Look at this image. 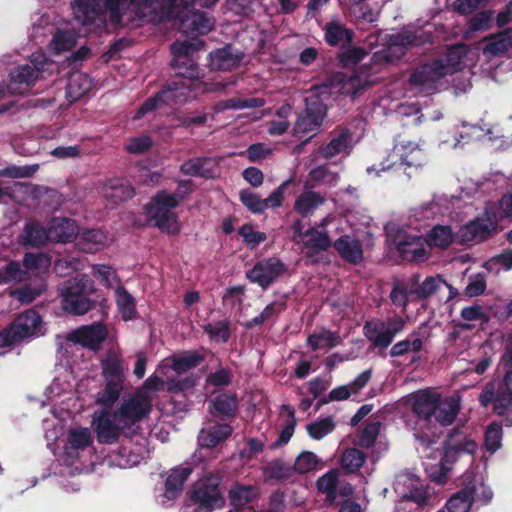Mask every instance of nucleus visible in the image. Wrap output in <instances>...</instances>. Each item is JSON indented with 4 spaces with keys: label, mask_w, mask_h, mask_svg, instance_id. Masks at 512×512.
<instances>
[{
    "label": "nucleus",
    "mask_w": 512,
    "mask_h": 512,
    "mask_svg": "<svg viewBox=\"0 0 512 512\" xmlns=\"http://www.w3.org/2000/svg\"><path fill=\"white\" fill-rule=\"evenodd\" d=\"M107 328L101 323L81 326L66 336L67 341L91 350H98L107 337Z\"/></svg>",
    "instance_id": "22"
},
{
    "label": "nucleus",
    "mask_w": 512,
    "mask_h": 512,
    "mask_svg": "<svg viewBox=\"0 0 512 512\" xmlns=\"http://www.w3.org/2000/svg\"><path fill=\"white\" fill-rule=\"evenodd\" d=\"M512 47V29L505 30L487 40L483 53L487 56L504 54Z\"/></svg>",
    "instance_id": "48"
},
{
    "label": "nucleus",
    "mask_w": 512,
    "mask_h": 512,
    "mask_svg": "<svg viewBox=\"0 0 512 512\" xmlns=\"http://www.w3.org/2000/svg\"><path fill=\"white\" fill-rule=\"evenodd\" d=\"M92 443L93 437L89 428L79 427L69 431L65 445L64 462L71 467L72 472L81 473L87 470L86 463L81 459Z\"/></svg>",
    "instance_id": "14"
},
{
    "label": "nucleus",
    "mask_w": 512,
    "mask_h": 512,
    "mask_svg": "<svg viewBox=\"0 0 512 512\" xmlns=\"http://www.w3.org/2000/svg\"><path fill=\"white\" fill-rule=\"evenodd\" d=\"M46 289V280L44 277H39L20 288L11 290L9 296L16 299L22 305H28L41 296Z\"/></svg>",
    "instance_id": "30"
},
{
    "label": "nucleus",
    "mask_w": 512,
    "mask_h": 512,
    "mask_svg": "<svg viewBox=\"0 0 512 512\" xmlns=\"http://www.w3.org/2000/svg\"><path fill=\"white\" fill-rule=\"evenodd\" d=\"M442 286H447L453 293V288L449 286L440 276L427 277L420 285L414 284V294L416 300L425 299L433 295Z\"/></svg>",
    "instance_id": "57"
},
{
    "label": "nucleus",
    "mask_w": 512,
    "mask_h": 512,
    "mask_svg": "<svg viewBox=\"0 0 512 512\" xmlns=\"http://www.w3.org/2000/svg\"><path fill=\"white\" fill-rule=\"evenodd\" d=\"M202 360L203 358L197 352H188L181 356L167 359L165 366L171 367L177 373H183L198 366Z\"/></svg>",
    "instance_id": "55"
},
{
    "label": "nucleus",
    "mask_w": 512,
    "mask_h": 512,
    "mask_svg": "<svg viewBox=\"0 0 512 512\" xmlns=\"http://www.w3.org/2000/svg\"><path fill=\"white\" fill-rule=\"evenodd\" d=\"M194 78H183L166 85L154 97L147 99L137 110L134 119H140L147 113L159 110L165 106L183 104L191 98L192 87L201 85V83H193Z\"/></svg>",
    "instance_id": "9"
},
{
    "label": "nucleus",
    "mask_w": 512,
    "mask_h": 512,
    "mask_svg": "<svg viewBox=\"0 0 512 512\" xmlns=\"http://www.w3.org/2000/svg\"><path fill=\"white\" fill-rule=\"evenodd\" d=\"M497 228L496 216L485 212L482 216L463 225L457 232L462 244H476L489 239Z\"/></svg>",
    "instance_id": "18"
},
{
    "label": "nucleus",
    "mask_w": 512,
    "mask_h": 512,
    "mask_svg": "<svg viewBox=\"0 0 512 512\" xmlns=\"http://www.w3.org/2000/svg\"><path fill=\"white\" fill-rule=\"evenodd\" d=\"M237 410V400L234 394L220 393L210 400L209 411L213 415L231 417Z\"/></svg>",
    "instance_id": "41"
},
{
    "label": "nucleus",
    "mask_w": 512,
    "mask_h": 512,
    "mask_svg": "<svg viewBox=\"0 0 512 512\" xmlns=\"http://www.w3.org/2000/svg\"><path fill=\"white\" fill-rule=\"evenodd\" d=\"M258 490L253 485L235 484L229 491L230 502L234 507H242L256 498Z\"/></svg>",
    "instance_id": "54"
},
{
    "label": "nucleus",
    "mask_w": 512,
    "mask_h": 512,
    "mask_svg": "<svg viewBox=\"0 0 512 512\" xmlns=\"http://www.w3.org/2000/svg\"><path fill=\"white\" fill-rule=\"evenodd\" d=\"M509 354L510 364L497 392L495 393L494 384L489 383L479 396L482 406H488L494 401V410L501 416L512 414V350H510Z\"/></svg>",
    "instance_id": "16"
},
{
    "label": "nucleus",
    "mask_w": 512,
    "mask_h": 512,
    "mask_svg": "<svg viewBox=\"0 0 512 512\" xmlns=\"http://www.w3.org/2000/svg\"><path fill=\"white\" fill-rule=\"evenodd\" d=\"M478 49L466 45L449 48L444 56L418 66L409 77L410 89L416 93L436 91L442 79L474 64Z\"/></svg>",
    "instance_id": "4"
},
{
    "label": "nucleus",
    "mask_w": 512,
    "mask_h": 512,
    "mask_svg": "<svg viewBox=\"0 0 512 512\" xmlns=\"http://www.w3.org/2000/svg\"><path fill=\"white\" fill-rule=\"evenodd\" d=\"M366 85L356 73L349 75L338 72L328 77L321 85L315 87L305 98V110L299 115L295 126V135H305L315 132L321 126L326 116V95L349 94L355 95Z\"/></svg>",
    "instance_id": "3"
},
{
    "label": "nucleus",
    "mask_w": 512,
    "mask_h": 512,
    "mask_svg": "<svg viewBox=\"0 0 512 512\" xmlns=\"http://www.w3.org/2000/svg\"><path fill=\"white\" fill-rule=\"evenodd\" d=\"M325 40L329 45H345L352 41L353 32L338 21H331L324 27Z\"/></svg>",
    "instance_id": "45"
},
{
    "label": "nucleus",
    "mask_w": 512,
    "mask_h": 512,
    "mask_svg": "<svg viewBox=\"0 0 512 512\" xmlns=\"http://www.w3.org/2000/svg\"><path fill=\"white\" fill-rule=\"evenodd\" d=\"M173 14L165 19L179 20V28L185 34H207L214 27V18L195 9L173 8Z\"/></svg>",
    "instance_id": "19"
},
{
    "label": "nucleus",
    "mask_w": 512,
    "mask_h": 512,
    "mask_svg": "<svg viewBox=\"0 0 512 512\" xmlns=\"http://www.w3.org/2000/svg\"><path fill=\"white\" fill-rule=\"evenodd\" d=\"M465 488L468 489L469 494L472 496V502L488 503L492 497L493 492L488 485H486L482 477L474 476L470 479V475L465 476Z\"/></svg>",
    "instance_id": "50"
},
{
    "label": "nucleus",
    "mask_w": 512,
    "mask_h": 512,
    "mask_svg": "<svg viewBox=\"0 0 512 512\" xmlns=\"http://www.w3.org/2000/svg\"><path fill=\"white\" fill-rule=\"evenodd\" d=\"M364 332L369 341L376 347L386 348L393 341L391 334L385 328L383 320L367 322L364 326Z\"/></svg>",
    "instance_id": "42"
},
{
    "label": "nucleus",
    "mask_w": 512,
    "mask_h": 512,
    "mask_svg": "<svg viewBox=\"0 0 512 512\" xmlns=\"http://www.w3.org/2000/svg\"><path fill=\"white\" fill-rule=\"evenodd\" d=\"M169 193L159 191L147 206V215L154 221L155 226L169 234H176L180 231L181 225L174 209Z\"/></svg>",
    "instance_id": "12"
},
{
    "label": "nucleus",
    "mask_w": 512,
    "mask_h": 512,
    "mask_svg": "<svg viewBox=\"0 0 512 512\" xmlns=\"http://www.w3.org/2000/svg\"><path fill=\"white\" fill-rule=\"evenodd\" d=\"M78 34L70 29H59L53 37L49 48L55 53H60L72 49L76 43Z\"/></svg>",
    "instance_id": "59"
},
{
    "label": "nucleus",
    "mask_w": 512,
    "mask_h": 512,
    "mask_svg": "<svg viewBox=\"0 0 512 512\" xmlns=\"http://www.w3.org/2000/svg\"><path fill=\"white\" fill-rule=\"evenodd\" d=\"M220 477L209 474L192 487L185 512H212L222 507L224 498L219 488Z\"/></svg>",
    "instance_id": "10"
},
{
    "label": "nucleus",
    "mask_w": 512,
    "mask_h": 512,
    "mask_svg": "<svg viewBox=\"0 0 512 512\" xmlns=\"http://www.w3.org/2000/svg\"><path fill=\"white\" fill-rule=\"evenodd\" d=\"M218 0H74L71 8L75 20L82 26L99 22L106 16L114 24L128 25L143 18L161 22L171 16L173 8L189 6L209 8Z\"/></svg>",
    "instance_id": "2"
},
{
    "label": "nucleus",
    "mask_w": 512,
    "mask_h": 512,
    "mask_svg": "<svg viewBox=\"0 0 512 512\" xmlns=\"http://www.w3.org/2000/svg\"><path fill=\"white\" fill-rule=\"evenodd\" d=\"M306 429L311 438L320 440L335 429V422L332 417L328 416L308 424Z\"/></svg>",
    "instance_id": "61"
},
{
    "label": "nucleus",
    "mask_w": 512,
    "mask_h": 512,
    "mask_svg": "<svg viewBox=\"0 0 512 512\" xmlns=\"http://www.w3.org/2000/svg\"><path fill=\"white\" fill-rule=\"evenodd\" d=\"M301 243L305 248L316 250H325L331 245L327 233L315 228H310L304 232Z\"/></svg>",
    "instance_id": "58"
},
{
    "label": "nucleus",
    "mask_w": 512,
    "mask_h": 512,
    "mask_svg": "<svg viewBox=\"0 0 512 512\" xmlns=\"http://www.w3.org/2000/svg\"><path fill=\"white\" fill-rule=\"evenodd\" d=\"M472 504V496L465 487L455 493L446 503L448 512H468Z\"/></svg>",
    "instance_id": "62"
},
{
    "label": "nucleus",
    "mask_w": 512,
    "mask_h": 512,
    "mask_svg": "<svg viewBox=\"0 0 512 512\" xmlns=\"http://www.w3.org/2000/svg\"><path fill=\"white\" fill-rule=\"evenodd\" d=\"M461 318L472 325L484 326L490 321V316L483 306L474 304L464 307L460 312Z\"/></svg>",
    "instance_id": "60"
},
{
    "label": "nucleus",
    "mask_w": 512,
    "mask_h": 512,
    "mask_svg": "<svg viewBox=\"0 0 512 512\" xmlns=\"http://www.w3.org/2000/svg\"><path fill=\"white\" fill-rule=\"evenodd\" d=\"M502 436V426L496 422L491 423L485 431V449L492 454L495 453L502 445Z\"/></svg>",
    "instance_id": "63"
},
{
    "label": "nucleus",
    "mask_w": 512,
    "mask_h": 512,
    "mask_svg": "<svg viewBox=\"0 0 512 512\" xmlns=\"http://www.w3.org/2000/svg\"><path fill=\"white\" fill-rule=\"evenodd\" d=\"M163 385V380L158 376H150L143 384L142 388L139 389L132 397L126 399L127 401L137 400L140 403L145 404V417L150 413L151 402L153 393L160 389Z\"/></svg>",
    "instance_id": "43"
},
{
    "label": "nucleus",
    "mask_w": 512,
    "mask_h": 512,
    "mask_svg": "<svg viewBox=\"0 0 512 512\" xmlns=\"http://www.w3.org/2000/svg\"><path fill=\"white\" fill-rule=\"evenodd\" d=\"M241 60V54L235 52L231 46L210 53V67L214 70H229Z\"/></svg>",
    "instance_id": "40"
},
{
    "label": "nucleus",
    "mask_w": 512,
    "mask_h": 512,
    "mask_svg": "<svg viewBox=\"0 0 512 512\" xmlns=\"http://www.w3.org/2000/svg\"><path fill=\"white\" fill-rule=\"evenodd\" d=\"M203 42L200 39L193 38L185 41H176L171 45V52L174 55L172 65L178 75L183 78H198L200 75L198 65L189 60L188 56L200 50Z\"/></svg>",
    "instance_id": "17"
},
{
    "label": "nucleus",
    "mask_w": 512,
    "mask_h": 512,
    "mask_svg": "<svg viewBox=\"0 0 512 512\" xmlns=\"http://www.w3.org/2000/svg\"><path fill=\"white\" fill-rule=\"evenodd\" d=\"M334 247L342 258L345 260L357 264L363 259V250L360 242L349 236H341L334 242Z\"/></svg>",
    "instance_id": "37"
},
{
    "label": "nucleus",
    "mask_w": 512,
    "mask_h": 512,
    "mask_svg": "<svg viewBox=\"0 0 512 512\" xmlns=\"http://www.w3.org/2000/svg\"><path fill=\"white\" fill-rule=\"evenodd\" d=\"M341 337L337 332L326 328L316 329L307 337V346L312 351H328L341 343Z\"/></svg>",
    "instance_id": "32"
},
{
    "label": "nucleus",
    "mask_w": 512,
    "mask_h": 512,
    "mask_svg": "<svg viewBox=\"0 0 512 512\" xmlns=\"http://www.w3.org/2000/svg\"><path fill=\"white\" fill-rule=\"evenodd\" d=\"M117 310L124 321H129L136 316L135 298L123 287H118L114 292Z\"/></svg>",
    "instance_id": "47"
},
{
    "label": "nucleus",
    "mask_w": 512,
    "mask_h": 512,
    "mask_svg": "<svg viewBox=\"0 0 512 512\" xmlns=\"http://www.w3.org/2000/svg\"><path fill=\"white\" fill-rule=\"evenodd\" d=\"M11 325L20 341L44 334L42 318L32 309L21 313Z\"/></svg>",
    "instance_id": "23"
},
{
    "label": "nucleus",
    "mask_w": 512,
    "mask_h": 512,
    "mask_svg": "<svg viewBox=\"0 0 512 512\" xmlns=\"http://www.w3.org/2000/svg\"><path fill=\"white\" fill-rule=\"evenodd\" d=\"M217 166L218 161L215 158L200 157L185 161L180 170L185 175L209 178L213 176Z\"/></svg>",
    "instance_id": "33"
},
{
    "label": "nucleus",
    "mask_w": 512,
    "mask_h": 512,
    "mask_svg": "<svg viewBox=\"0 0 512 512\" xmlns=\"http://www.w3.org/2000/svg\"><path fill=\"white\" fill-rule=\"evenodd\" d=\"M354 147L353 135L347 128L331 133L329 142L320 150L321 155L327 159L336 156H348Z\"/></svg>",
    "instance_id": "24"
},
{
    "label": "nucleus",
    "mask_w": 512,
    "mask_h": 512,
    "mask_svg": "<svg viewBox=\"0 0 512 512\" xmlns=\"http://www.w3.org/2000/svg\"><path fill=\"white\" fill-rule=\"evenodd\" d=\"M37 71L30 64L18 66L10 73V81L7 85L9 94H24L37 79Z\"/></svg>",
    "instance_id": "27"
},
{
    "label": "nucleus",
    "mask_w": 512,
    "mask_h": 512,
    "mask_svg": "<svg viewBox=\"0 0 512 512\" xmlns=\"http://www.w3.org/2000/svg\"><path fill=\"white\" fill-rule=\"evenodd\" d=\"M485 135L483 128L477 125L463 124L461 131H456L453 134V138H443L440 142L441 145H445L449 148L456 149L468 144L474 140H481Z\"/></svg>",
    "instance_id": "34"
},
{
    "label": "nucleus",
    "mask_w": 512,
    "mask_h": 512,
    "mask_svg": "<svg viewBox=\"0 0 512 512\" xmlns=\"http://www.w3.org/2000/svg\"><path fill=\"white\" fill-rule=\"evenodd\" d=\"M50 241L69 243L76 239L79 228L75 220L66 217H55L48 224Z\"/></svg>",
    "instance_id": "26"
},
{
    "label": "nucleus",
    "mask_w": 512,
    "mask_h": 512,
    "mask_svg": "<svg viewBox=\"0 0 512 512\" xmlns=\"http://www.w3.org/2000/svg\"><path fill=\"white\" fill-rule=\"evenodd\" d=\"M390 299L395 306L405 310L409 302L416 300L414 284L409 285L404 282H397L390 293Z\"/></svg>",
    "instance_id": "56"
},
{
    "label": "nucleus",
    "mask_w": 512,
    "mask_h": 512,
    "mask_svg": "<svg viewBox=\"0 0 512 512\" xmlns=\"http://www.w3.org/2000/svg\"><path fill=\"white\" fill-rule=\"evenodd\" d=\"M92 88L91 78L79 71L72 72L67 83V99L75 102L86 95Z\"/></svg>",
    "instance_id": "36"
},
{
    "label": "nucleus",
    "mask_w": 512,
    "mask_h": 512,
    "mask_svg": "<svg viewBox=\"0 0 512 512\" xmlns=\"http://www.w3.org/2000/svg\"><path fill=\"white\" fill-rule=\"evenodd\" d=\"M192 471V462L189 461L171 469L165 482V497L168 499H174L182 490L184 482Z\"/></svg>",
    "instance_id": "29"
},
{
    "label": "nucleus",
    "mask_w": 512,
    "mask_h": 512,
    "mask_svg": "<svg viewBox=\"0 0 512 512\" xmlns=\"http://www.w3.org/2000/svg\"><path fill=\"white\" fill-rule=\"evenodd\" d=\"M106 235L98 229H90L79 235L77 245L80 250L87 253H94L106 245Z\"/></svg>",
    "instance_id": "44"
},
{
    "label": "nucleus",
    "mask_w": 512,
    "mask_h": 512,
    "mask_svg": "<svg viewBox=\"0 0 512 512\" xmlns=\"http://www.w3.org/2000/svg\"><path fill=\"white\" fill-rule=\"evenodd\" d=\"M457 238L450 226L437 225L425 238L427 247L446 248Z\"/></svg>",
    "instance_id": "51"
},
{
    "label": "nucleus",
    "mask_w": 512,
    "mask_h": 512,
    "mask_svg": "<svg viewBox=\"0 0 512 512\" xmlns=\"http://www.w3.org/2000/svg\"><path fill=\"white\" fill-rule=\"evenodd\" d=\"M389 158L391 159L380 163L378 166L373 165L367 167V173L369 175L375 173L376 176H381V172L390 170L396 164L395 158H397L402 165L416 168L421 167L425 159L423 149L419 144L405 140L394 145Z\"/></svg>",
    "instance_id": "13"
},
{
    "label": "nucleus",
    "mask_w": 512,
    "mask_h": 512,
    "mask_svg": "<svg viewBox=\"0 0 512 512\" xmlns=\"http://www.w3.org/2000/svg\"><path fill=\"white\" fill-rule=\"evenodd\" d=\"M232 433V428L228 424H218L209 428H204L198 435L199 445L201 447H215L226 440Z\"/></svg>",
    "instance_id": "39"
},
{
    "label": "nucleus",
    "mask_w": 512,
    "mask_h": 512,
    "mask_svg": "<svg viewBox=\"0 0 512 512\" xmlns=\"http://www.w3.org/2000/svg\"><path fill=\"white\" fill-rule=\"evenodd\" d=\"M370 378L371 370L363 371L351 383L332 389L329 392L327 398L321 400V403H328L330 401H343L348 399L352 394L358 393L368 383Z\"/></svg>",
    "instance_id": "28"
},
{
    "label": "nucleus",
    "mask_w": 512,
    "mask_h": 512,
    "mask_svg": "<svg viewBox=\"0 0 512 512\" xmlns=\"http://www.w3.org/2000/svg\"><path fill=\"white\" fill-rule=\"evenodd\" d=\"M382 39L386 41L387 48L377 51L373 59L375 62L391 63L403 54L404 49L430 43L432 32L428 27H419L412 24L404 27L399 32L385 34Z\"/></svg>",
    "instance_id": "6"
},
{
    "label": "nucleus",
    "mask_w": 512,
    "mask_h": 512,
    "mask_svg": "<svg viewBox=\"0 0 512 512\" xmlns=\"http://www.w3.org/2000/svg\"><path fill=\"white\" fill-rule=\"evenodd\" d=\"M24 270L27 271V278L32 275L36 278L43 277L48 273L51 266V259L44 253H26L22 260Z\"/></svg>",
    "instance_id": "38"
},
{
    "label": "nucleus",
    "mask_w": 512,
    "mask_h": 512,
    "mask_svg": "<svg viewBox=\"0 0 512 512\" xmlns=\"http://www.w3.org/2000/svg\"><path fill=\"white\" fill-rule=\"evenodd\" d=\"M286 272L285 264L276 257L257 262L246 272L247 279L259 285L262 289L269 288Z\"/></svg>",
    "instance_id": "21"
},
{
    "label": "nucleus",
    "mask_w": 512,
    "mask_h": 512,
    "mask_svg": "<svg viewBox=\"0 0 512 512\" xmlns=\"http://www.w3.org/2000/svg\"><path fill=\"white\" fill-rule=\"evenodd\" d=\"M26 280L27 271L18 261H9L0 267V284H19Z\"/></svg>",
    "instance_id": "53"
},
{
    "label": "nucleus",
    "mask_w": 512,
    "mask_h": 512,
    "mask_svg": "<svg viewBox=\"0 0 512 512\" xmlns=\"http://www.w3.org/2000/svg\"><path fill=\"white\" fill-rule=\"evenodd\" d=\"M460 409V397L453 395L442 397L439 395L433 419L441 425H450L456 418Z\"/></svg>",
    "instance_id": "31"
},
{
    "label": "nucleus",
    "mask_w": 512,
    "mask_h": 512,
    "mask_svg": "<svg viewBox=\"0 0 512 512\" xmlns=\"http://www.w3.org/2000/svg\"><path fill=\"white\" fill-rule=\"evenodd\" d=\"M145 454L146 440L140 437L134 447L131 440L124 444L114 455L113 462L121 468H130L138 465L145 458Z\"/></svg>",
    "instance_id": "25"
},
{
    "label": "nucleus",
    "mask_w": 512,
    "mask_h": 512,
    "mask_svg": "<svg viewBox=\"0 0 512 512\" xmlns=\"http://www.w3.org/2000/svg\"><path fill=\"white\" fill-rule=\"evenodd\" d=\"M96 291L94 282L85 274L65 281L60 289L62 308L73 315H84L93 307L89 295Z\"/></svg>",
    "instance_id": "8"
},
{
    "label": "nucleus",
    "mask_w": 512,
    "mask_h": 512,
    "mask_svg": "<svg viewBox=\"0 0 512 512\" xmlns=\"http://www.w3.org/2000/svg\"><path fill=\"white\" fill-rule=\"evenodd\" d=\"M438 393L419 391L414 396L413 410L418 415V429L414 437L418 442L417 450L424 458L423 465L427 475L437 483H444L452 465L463 455L473 456L478 448L476 439L467 429H457L450 433L445 445H438L439 433L423 428L433 419L437 407Z\"/></svg>",
    "instance_id": "1"
},
{
    "label": "nucleus",
    "mask_w": 512,
    "mask_h": 512,
    "mask_svg": "<svg viewBox=\"0 0 512 512\" xmlns=\"http://www.w3.org/2000/svg\"><path fill=\"white\" fill-rule=\"evenodd\" d=\"M323 203L324 198L320 194L314 191H305L296 198L294 210L303 217H306Z\"/></svg>",
    "instance_id": "49"
},
{
    "label": "nucleus",
    "mask_w": 512,
    "mask_h": 512,
    "mask_svg": "<svg viewBox=\"0 0 512 512\" xmlns=\"http://www.w3.org/2000/svg\"><path fill=\"white\" fill-rule=\"evenodd\" d=\"M102 407L92 417V427L101 444H113L121 435L134 433L136 424L145 418V404H139L137 400H125L115 411L111 410L112 406Z\"/></svg>",
    "instance_id": "5"
},
{
    "label": "nucleus",
    "mask_w": 512,
    "mask_h": 512,
    "mask_svg": "<svg viewBox=\"0 0 512 512\" xmlns=\"http://www.w3.org/2000/svg\"><path fill=\"white\" fill-rule=\"evenodd\" d=\"M387 238L399 256L406 261H423L428 256V247L424 237L408 233L406 230L390 225Z\"/></svg>",
    "instance_id": "11"
},
{
    "label": "nucleus",
    "mask_w": 512,
    "mask_h": 512,
    "mask_svg": "<svg viewBox=\"0 0 512 512\" xmlns=\"http://www.w3.org/2000/svg\"><path fill=\"white\" fill-rule=\"evenodd\" d=\"M104 388L96 394L95 402L100 406H113L124 389L127 366L121 356L109 351L101 360Z\"/></svg>",
    "instance_id": "7"
},
{
    "label": "nucleus",
    "mask_w": 512,
    "mask_h": 512,
    "mask_svg": "<svg viewBox=\"0 0 512 512\" xmlns=\"http://www.w3.org/2000/svg\"><path fill=\"white\" fill-rule=\"evenodd\" d=\"M103 195L113 202H118L131 198L134 190L126 180L112 179L104 186Z\"/></svg>",
    "instance_id": "46"
},
{
    "label": "nucleus",
    "mask_w": 512,
    "mask_h": 512,
    "mask_svg": "<svg viewBox=\"0 0 512 512\" xmlns=\"http://www.w3.org/2000/svg\"><path fill=\"white\" fill-rule=\"evenodd\" d=\"M394 490L403 499L413 501L419 507L434 506L438 503L429 487L412 473L399 474L394 482Z\"/></svg>",
    "instance_id": "15"
},
{
    "label": "nucleus",
    "mask_w": 512,
    "mask_h": 512,
    "mask_svg": "<svg viewBox=\"0 0 512 512\" xmlns=\"http://www.w3.org/2000/svg\"><path fill=\"white\" fill-rule=\"evenodd\" d=\"M338 470H329L316 482L317 490L319 493L325 495V502L328 504H335L350 498L353 494V487L350 483L339 478Z\"/></svg>",
    "instance_id": "20"
},
{
    "label": "nucleus",
    "mask_w": 512,
    "mask_h": 512,
    "mask_svg": "<svg viewBox=\"0 0 512 512\" xmlns=\"http://www.w3.org/2000/svg\"><path fill=\"white\" fill-rule=\"evenodd\" d=\"M365 459L366 456L362 451L350 448L343 452L341 465L343 469L352 473L357 471L363 465Z\"/></svg>",
    "instance_id": "64"
},
{
    "label": "nucleus",
    "mask_w": 512,
    "mask_h": 512,
    "mask_svg": "<svg viewBox=\"0 0 512 512\" xmlns=\"http://www.w3.org/2000/svg\"><path fill=\"white\" fill-rule=\"evenodd\" d=\"M93 276L100 281V283L108 289L117 291L118 287H123L121 279L116 270L111 266L105 264H94L92 266Z\"/></svg>",
    "instance_id": "52"
},
{
    "label": "nucleus",
    "mask_w": 512,
    "mask_h": 512,
    "mask_svg": "<svg viewBox=\"0 0 512 512\" xmlns=\"http://www.w3.org/2000/svg\"><path fill=\"white\" fill-rule=\"evenodd\" d=\"M20 241L26 246L42 247L50 241L49 230L36 221L27 222L20 235Z\"/></svg>",
    "instance_id": "35"
}]
</instances>
